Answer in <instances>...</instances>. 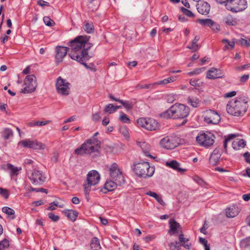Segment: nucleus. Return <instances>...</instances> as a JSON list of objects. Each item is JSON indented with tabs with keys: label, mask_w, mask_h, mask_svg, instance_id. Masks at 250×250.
Returning a JSON list of instances; mask_svg holds the SVG:
<instances>
[{
	"label": "nucleus",
	"mask_w": 250,
	"mask_h": 250,
	"mask_svg": "<svg viewBox=\"0 0 250 250\" xmlns=\"http://www.w3.org/2000/svg\"><path fill=\"white\" fill-rule=\"evenodd\" d=\"M90 37L87 36H78L71 42L72 52L69 53V56L73 60L83 64L86 68L96 71L94 64L92 63H86L92 57L89 55L88 50L93 46V43L88 42Z\"/></svg>",
	"instance_id": "1"
},
{
	"label": "nucleus",
	"mask_w": 250,
	"mask_h": 250,
	"mask_svg": "<svg viewBox=\"0 0 250 250\" xmlns=\"http://www.w3.org/2000/svg\"><path fill=\"white\" fill-rule=\"evenodd\" d=\"M189 112L190 109L188 106L182 104H175L166 111L162 113L160 117L166 119H183L181 125H184L188 122L186 118L189 115Z\"/></svg>",
	"instance_id": "2"
},
{
	"label": "nucleus",
	"mask_w": 250,
	"mask_h": 250,
	"mask_svg": "<svg viewBox=\"0 0 250 250\" xmlns=\"http://www.w3.org/2000/svg\"><path fill=\"white\" fill-rule=\"evenodd\" d=\"M101 143L96 138L87 139L80 147L75 150V153L79 155H90L92 153L99 154Z\"/></svg>",
	"instance_id": "3"
},
{
	"label": "nucleus",
	"mask_w": 250,
	"mask_h": 250,
	"mask_svg": "<svg viewBox=\"0 0 250 250\" xmlns=\"http://www.w3.org/2000/svg\"><path fill=\"white\" fill-rule=\"evenodd\" d=\"M248 101L244 98H237L233 103L227 105V110L229 114L234 116L243 115L248 108Z\"/></svg>",
	"instance_id": "4"
},
{
	"label": "nucleus",
	"mask_w": 250,
	"mask_h": 250,
	"mask_svg": "<svg viewBox=\"0 0 250 250\" xmlns=\"http://www.w3.org/2000/svg\"><path fill=\"white\" fill-rule=\"evenodd\" d=\"M133 171L139 178L148 179L153 176L155 172V168L150 167L147 162H139L134 164Z\"/></svg>",
	"instance_id": "5"
},
{
	"label": "nucleus",
	"mask_w": 250,
	"mask_h": 250,
	"mask_svg": "<svg viewBox=\"0 0 250 250\" xmlns=\"http://www.w3.org/2000/svg\"><path fill=\"white\" fill-rule=\"evenodd\" d=\"M87 184L83 185L84 191L86 195L89 194L91 187L97 184L100 180V175L97 171L93 170L88 172L87 175Z\"/></svg>",
	"instance_id": "6"
},
{
	"label": "nucleus",
	"mask_w": 250,
	"mask_h": 250,
	"mask_svg": "<svg viewBox=\"0 0 250 250\" xmlns=\"http://www.w3.org/2000/svg\"><path fill=\"white\" fill-rule=\"evenodd\" d=\"M215 136L210 132H201L196 137V141L201 146L208 147L214 143Z\"/></svg>",
	"instance_id": "7"
},
{
	"label": "nucleus",
	"mask_w": 250,
	"mask_h": 250,
	"mask_svg": "<svg viewBox=\"0 0 250 250\" xmlns=\"http://www.w3.org/2000/svg\"><path fill=\"white\" fill-rule=\"evenodd\" d=\"M247 7L246 0H229L227 1L226 9L234 13L241 12Z\"/></svg>",
	"instance_id": "8"
},
{
	"label": "nucleus",
	"mask_w": 250,
	"mask_h": 250,
	"mask_svg": "<svg viewBox=\"0 0 250 250\" xmlns=\"http://www.w3.org/2000/svg\"><path fill=\"white\" fill-rule=\"evenodd\" d=\"M109 171L110 177L114 181H117L118 183L119 184V186L125 184V178L116 163H114L111 165Z\"/></svg>",
	"instance_id": "9"
},
{
	"label": "nucleus",
	"mask_w": 250,
	"mask_h": 250,
	"mask_svg": "<svg viewBox=\"0 0 250 250\" xmlns=\"http://www.w3.org/2000/svg\"><path fill=\"white\" fill-rule=\"evenodd\" d=\"M25 86L21 89V92L22 93H30L34 91L37 85L36 77L34 75H27L24 81Z\"/></svg>",
	"instance_id": "10"
},
{
	"label": "nucleus",
	"mask_w": 250,
	"mask_h": 250,
	"mask_svg": "<svg viewBox=\"0 0 250 250\" xmlns=\"http://www.w3.org/2000/svg\"><path fill=\"white\" fill-rule=\"evenodd\" d=\"M28 178L35 186L42 185L46 181V178L41 170L34 169L30 174H28Z\"/></svg>",
	"instance_id": "11"
},
{
	"label": "nucleus",
	"mask_w": 250,
	"mask_h": 250,
	"mask_svg": "<svg viewBox=\"0 0 250 250\" xmlns=\"http://www.w3.org/2000/svg\"><path fill=\"white\" fill-rule=\"evenodd\" d=\"M137 123L138 126L148 130H155L158 127V123L152 118H141L137 120Z\"/></svg>",
	"instance_id": "12"
},
{
	"label": "nucleus",
	"mask_w": 250,
	"mask_h": 250,
	"mask_svg": "<svg viewBox=\"0 0 250 250\" xmlns=\"http://www.w3.org/2000/svg\"><path fill=\"white\" fill-rule=\"evenodd\" d=\"M70 83L63 79L61 77H59L56 83V87L57 92L62 95L67 96L69 94Z\"/></svg>",
	"instance_id": "13"
},
{
	"label": "nucleus",
	"mask_w": 250,
	"mask_h": 250,
	"mask_svg": "<svg viewBox=\"0 0 250 250\" xmlns=\"http://www.w3.org/2000/svg\"><path fill=\"white\" fill-rule=\"evenodd\" d=\"M203 117L204 121L208 124L217 125L221 121V118L218 113L211 109L205 111Z\"/></svg>",
	"instance_id": "14"
},
{
	"label": "nucleus",
	"mask_w": 250,
	"mask_h": 250,
	"mask_svg": "<svg viewBox=\"0 0 250 250\" xmlns=\"http://www.w3.org/2000/svg\"><path fill=\"white\" fill-rule=\"evenodd\" d=\"M73 40H71L69 42V48L67 47H62V46H57L56 48V55H55V60L56 62L57 63H59L62 61L63 58L66 55L67 53H68V55L69 56V53L72 52V46L71 42Z\"/></svg>",
	"instance_id": "15"
},
{
	"label": "nucleus",
	"mask_w": 250,
	"mask_h": 250,
	"mask_svg": "<svg viewBox=\"0 0 250 250\" xmlns=\"http://www.w3.org/2000/svg\"><path fill=\"white\" fill-rule=\"evenodd\" d=\"M225 76L222 71L220 69L214 67L211 68L207 72L206 77L209 79H215L217 78H225Z\"/></svg>",
	"instance_id": "16"
},
{
	"label": "nucleus",
	"mask_w": 250,
	"mask_h": 250,
	"mask_svg": "<svg viewBox=\"0 0 250 250\" xmlns=\"http://www.w3.org/2000/svg\"><path fill=\"white\" fill-rule=\"evenodd\" d=\"M119 186L117 181H113L108 179L104 185V187L101 189V191L104 193H106L108 191L114 190L117 186Z\"/></svg>",
	"instance_id": "17"
},
{
	"label": "nucleus",
	"mask_w": 250,
	"mask_h": 250,
	"mask_svg": "<svg viewBox=\"0 0 250 250\" xmlns=\"http://www.w3.org/2000/svg\"><path fill=\"white\" fill-rule=\"evenodd\" d=\"M161 146L166 149H171L175 148L177 145L173 139H170L168 137H166L160 141Z\"/></svg>",
	"instance_id": "18"
},
{
	"label": "nucleus",
	"mask_w": 250,
	"mask_h": 250,
	"mask_svg": "<svg viewBox=\"0 0 250 250\" xmlns=\"http://www.w3.org/2000/svg\"><path fill=\"white\" fill-rule=\"evenodd\" d=\"M198 12L202 15H207L209 13L210 7L209 4L205 1H200L196 4Z\"/></svg>",
	"instance_id": "19"
},
{
	"label": "nucleus",
	"mask_w": 250,
	"mask_h": 250,
	"mask_svg": "<svg viewBox=\"0 0 250 250\" xmlns=\"http://www.w3.org/2000/svg\"><path fill=\"white\" fill-rule=\"evenodd\" d=\"M166 166L181 173L187 170V169L186 168L180 167V164L176 160H172L170 162H167Z\"/></svg>",
	"instance_id": "20"
},
{
	"label": "nucleus",
	"mask_w": 250,
	"mask_h": 250,
	"mask_svg": "<svg viewBox=\"0 0 250 250\" xmlns=\"http://www.w3.org/2000/svg\"><path fill=\"white\" fill-rule=\"evenodd\" d=\"M169 224L170 229L168 230V233L170 235L176 233L178 229L181 226L179 223L177 222L174 219H170L169 220Z\"/></svg>",
	"instance_id": "21"
},
{
	"label": "nucleus",
	"mask_w": 250,
	"mask_h": 250,
	"mask_svg": "<svg viewBox=\"0 0 250 250\" xmlns=\"http://www.w3.org/2000/svg\"><path fill=\"white\" fill-rule=\"evenodd\" d=\"M239 212V208L236 206H232L228 208L226 211V216L229 218H233L236 216Z\"/></svg>",
	"instance_id": "22"
},
{
	"label": "nucleus",
	"mask_w": 250,
	"mask_h": 250,
	"mask_svg": "<svg viewBox=\"0 0 250 250\" xmlns=\"http://www.w3.org/2000/svg\"><path fill=\"white\" fill-rule=\"evenodd\" d=\"M7 169L10 170V175L11 177L14 176H17L19 174V171L21 170V167H15L14 165L8 163L6 164Z\"/></svg>",
	"instance_id": "23"
},
{
	"label": "nucleus",
	"mask_w": 250,
	"mask_h": 250,
	"mask_svg": "<svg viewBox=\"0 0 250 250\" xmlns=\"http://www.w3.org/2000/svg\"><path fill=\"white\" fill-rule=\"evenodd\" d=\"M63 212L67 217L71 221L74 222L78 215V212L72 209H66Z\"/></svg>",
	"instance_id": "24"
},
{
	"label": "nucleus",
	"mask_w": 250,
	"mask_h": 250,
	"mask_svg": "<svg viewBox=\"0 0 250 250\" xmlns=\"http://www.w3.org/2000/svg\"><path fill=\"white\" fill-rule=\"evenodd\" d=\"M200 40V37L196 36L194 39L192 41L190 45L188 46L187 47L188 49L192 50V52H195L199 50L200 46L197 44L198 42Z\"/></svg>",
	"instance_id": "25"
},
{
	"label": "nucleus",
	"mask_w": 250,
	"mask_h": 250,
	"mask_svg": "<svg viewBox=\"0 0 250 250\" xmlns=\"http://www.w3.org/2000/svg\"><path fill=\"white\" fill-rule=\"evenodd\" d=\"M246 146V142L243 139H237L232 143V146L234 149H239V147L244 148Z\"/></svg>",
	"instance_id": "26"
},
{
	"label": "nucleus",
	"mask_w": 250,
	"mask_h": 250,
	"mask_svg": "<svg viewBox=\"0 0 250 250\" xmlns=\"http://www.w3.org/2000/svg\"><path fill=\"white\" fill-rule=\"evenodd\" d=\"M2 211L4 213L6 214L10 219H14L16 218L15 215V212L12 208L8 207H4L2 208Z\"/></svg>",
	"instance_id": "27"
},
{
	"label": "nucleus",
	"mask_w": 250,
	"mask_h": 250,
	"mask_svg": "<svg viewBox=\"0 0 250 250\" xmlns=\"http://www.w3.org/2000/svg\"><path fill=\"white\" fill-rule=\"evenodd\" d=\"M146 194L154 197L160 205L162 206L165 205V203L162 199V197L157 194L156 193L152 192L151 191H149L146 193Z\"/></svg>",
	"instance_id": "28"
},
{
	"label": "nucleus",
	"mask_w": 250,
	"mask_h": 250,
	"mask_svg": "<svg viewBox=\"0 0 250 250\" xmlns=\"http://www.w3.org/2000/svg\"><path fill=\"white\" fill-rule=\"evenodd\" d=\"M188 103L193 107H198L200 105V101L195 97H189L188 100Z\"/></svg>",
	"instance_id": "29"
},
{
	"label": "nucleus",
	"mask_w": 250,
	"mask_h": 250,
	"mask_svg": "<svg viewBox=\"0 0 250 250\" xmlns=\"http://www.w3.org/2000/svg\"><path fill=\"white\" fill-rule=\"evenodd\" d=\"M179 239L180 242L182 244L181 245L185 248L187 250L190 249V247L191 246L190 244H188V242L189 241L188 239H185L184 238V235L183 233H181L179 236Z\"/></svg>",
	"instance_id": "30"
},
{
	"label": "nucleus",
	"mask_w": 250,
	"mask_h": 250,
	"mask_svg": "<svg viewBox=\"0 0 250 250\" xmlns=\"http://www.w3.org/2000/svg\"><path fill=\"white\" fill-rule=\"evenodd\" d=\"M91 248L93 250H98L101 248L100 241L98 238L93 237L90 243Z\"/></svg>",
	"instance_id": "31"
},
{
	"label": "nucleus",
	"mask_w": 250,
	"mask_h": 250,
	"mask_svg": "<svg viewBox=\"0 0 250 250\" xmlns=\"http://www.w3.org/2000/svg\"><path fill=\"white\" fill-rule=\"evenodd\" d=\"M13 136V132L9 128H5L2 132V136L5 140H8Z\"/></svg>",
	"instance_id": "32"
},
{
	"label": "nucleus",
	"mask_w": 250,
	"mask_h": 250,
	"mask_svg": "<svg viewBox=\"0 0 250 250\" xmlns=\"http://www.w3.org/2000/svg\"><path fill=\"white\" fill-rule=\"evenodd\" d=\"M120 103H121L127 111L131 110L134 105L133 102L123 101L122 100L120 101Z\"/></svg>",
	"instance_id": "33"
},
{
	"label": "nucleus",
	"mask_w": 250,
	"mask_h": 250,
	"mask_svg": "<svg viewBox=\"0 0 250 250\" xmlns=\"http://www.w3.org/2000/svg\"><path fill=\"white\" fill-rule=\"evenodd\" d=\"M220 157L221 156L218 155L210 154L209 159V163L212 166L217 165L219 161Z\"/></svg>",
	"instance_id": "34"
},
{
	"label": "nucleus",
	"mask_w": 250,
	"mask_h": 250,
	"mask_svg": "<svg viewBox=\"0 0 250 250\" xmlns=\"http://www.w3.org/2000/svg\"><path fill=\"white\" fill-rule=\"evenodd\" d=\"M212 20L210 19H198L197 21L203 26L209 27L212 24Z\"/></svg>",
	"instance_id": "35"
},
{
	"label": "nucleus",
	"mask_w": 250,
	"mask_h": 250,
	"mask_svg": "<svg viewBox=\"0 0 250 250\" xmlns=\"http://www.w3.org/2000/svg\"><path fill=\"white\" fill-rule=\"evenodd\" d=\"M31 147L35 149H43L45 148V146L41 142L35 140L32 141Z\"/></svg>",
	"instance_id": "36"
},
{
	"label": "nucleus",
	"mask_w": 250,
	"mask_h": 250,
	"mask_svg": "<svg viewBox=\"0 0 250 250\" xmlns=\"http://www.w3.org/2000/svg\"><path fill=\"white\" fill-rule=\"evenodd\" d=\"M32 141L33 140H31L30 139H25L20 142L19 143V145H21L24 147L32 148L31 146H32Z\"/></svg>",
	"instance_id": "37"
},
{
	"label": "nucleus",
	"mask_w": 250,
	"mask_h": 250,
	"mask_svg": "<svg viewBox=\"0 0 250 250\" xmlns=\"http://www.w3.org/2000/svg\"><path fill=\"white\" fill-rule=\"evenodd\" d=\"M83 29L87 33H91L94 30V25L92 23L86 22L84 25Z\"/></svg>",
	"instance_id": "38"
},
{
	"label": "nucleus",
	"mask_w": 250,
	"mask_h": 250,
	"mask_svg": "<svg viewBox=\"0 0 250 250\" xmlns=\"http://www.w3.org/2000/svg\"><path fill=\"white\" fill-rule=\"evenodd\" d=\"M179 242H171L169 244L168 246L170 250H180L181 249V245L180 244Z\"/></svg>",
	"instance_id": "39"
},
{
	"label": "nucleus",
	"mask_w": 250,
	"mask_h": 250,
	"mask_svg": "<svg viewBox=\"0 0 250 250\" xmlns=\"http://www.w3.org/2000/svg\"><path fill=\"white\" fill-rule=\"evenodd\" d=\"M119 120L122 122L124 123L129 124L130 123V120L129 119V118L123 112H120Z\"/></svg>",
	"instance_id": "40"
},
{
	"label": "nucleus",
	"mask_w": 250,
	"mask_h": 250,
	"mask_svg": "<svg viewBox=\"0 0 250 250\" xmlns=\"http://www.w3.org/2000/svg\"><path fill=\"white\" fill-rule=\"evenodd\" d=\"M9 242L6 239H4L0 242V250H5L8 248Z\"/></svg>",
	"instance_id": "41"
},
{
	"label": "nucleus",
	"mask_w": 250,
	"mask_h": 250,
	"mask_svg": "<svg viewBox=\"0 0 250 250\" xmlns=\"http://www.w3.org/2000/svg\"><path fill=\"white\" fill-rule=\"evenodd\" d=\"M226 23L229 25L235 26L237 24V21L235 18L231 17H228L226 20Z\"/></svg>",
	"instance_id": "42"
},
{
	"label": "nucleus",
	"mask_w": 250,
	"mask_h": 250,
	"mask_svg": "<svg viewBox=\"0 0 250 250\" xmlns=\"http://www.w3.org/2000/svg\"><path fill=\"white\" fill-rule=\"evenodd\" d=\"M104 112L108 113L109 114L115 112L114 105L113 104H107L104 110Z\"/></svg>",
	"instance_id": "43"
},
{
	"label": "nucleus",
	"mask_w": 250,
	"mask_h": 250,
	"mask_svg": "<svg viewBox=\"0 0 250 250\" xmlns=\"http://www.w3.org/2000/svg\"><path fill=\"white\" fill-rule=\"evenodd\" d=\"M174 80H175L174 78L173 77H171L168 78L167 79H165L163 80L159 81L157 83L159 85L166 84L169 83L173 82Z\"/></svg>",
	"instance_id": "44"
},
{
	"label": "nucleus",
	"mask_w": 250,
	"mask_h": 250,
	"mask_svg": "<svg viewBox=\"0 0 250 250\" xmlns=\"http://www.w3.org/2000/svg\"><path fill=\"white\" fill-rule=\"evenodd\" d=\"M43 21L46 25L48 26H52L55 25V23L53 20H51L50 17L46 16L43 18Z\"/></svg>",
	"instance_id": "45"
},
{
	"label": "nucleus",
	"mask_w": 250,
	"mask_h": 250,
	"mask_svg": "<svg viewBox=\"0 0 250 250\" xmlns=\"http://www.w3.org/2000/svg\"><path fill=\"white\" fill-rule=\"evenodd\" d=\"M176 96L173 94H169L166 96V100L168 103H173L176 100Z\"/></svg>",
	"instance_id": "46"
},
{
	"label": "nucleus",
	"mask_w": 250,
	"mask_h": 250,
	"mask_svg": "<svg viewBox=\"0 0 250 250\" xmlns=\"http://www.w3.org/2000/svg\"><path fill=\"white\" fill-rule=\"evenodd\" d=\"M181 10L183 13L184 14L187 15L189 17H193L194 16L193 13L190 10H188V9L185 7H181Z\"/></svg>",
	"instance_id": "47"
},
{
	"label": "nucleus",
	"mask_w": 250,
	"mask_h": 250,
	"mask_svg": "<svg viewBox=\"0 0 250 250\" xmlns=\"http://www.w3.org/2000/svg\"><path fill=\"white\" fill-rule=\"evenodd\" d=\"M211 24V25L209 26V27L213 32L216 33L220 31V25L218 23L214 22V21H212V24Z\"/></svg>",
	"instance_id": "48"
},
{
	"label": "nucleus",
	"mask_w": 250,
	"mask_h": 250,
	"mask_svg": "<svg viewBox=\"0 0 250 250\" xmlns=\"http://www.w3.org/2000/svg\"><path fill=\"white\" fill-rule=\"evenodd\" d=\"M0 195L4 198L7 199L9 196V193L7 189L0 188Z\"/></svg>",
	"instance_id": "49"
},
{
	"label": "nucleus",
	"mask_w": 250,
	"mask_h": 250,
	"mask_svg": "<svg viewBox=\"0 0 250 250\" xmlns=\"http://www.w3.org/2000/svg\"><path fill=\"white\" fill-rule=\"evenodd\" d=\"M235 136H236V135H235L234 134H231L230 137L225 139V140L224 141L223 147H224V148L225 149V151L226 153H227V147L228 142L229 141L230 139H232L233 138L235 137Z\"/></svg>",
	"instance_id": "50"
},
{
	"label": "nucleus",
	"mask_w": 250,
	"mask_h": 250,
	"mask_svg": "<svg viewBox=\"0 0 250 250\" xmlns=\"http://www.w3.org/2000/svg\"><path fill=\"white\" fill-rule=\"evenodd\" d=\"M48 217L50 219H51L52 221H53L54 222H56V221H58L60 219V217L59 216L54 214L52 212L49 213L48 214Z\"/></svg>",
	"instance_id": "51"
},
{
	"label": "nucleus",
	"mask_w": 250,
	"mask_h": 250,
	"mask_svg": "<svg viewBox=\"0 0 250 250\" xmlns=\"http://www.w3.org/2000/svg\"><path fill=\"white\" fill-rule=\"evenodd\" d=\"M193 179L196 183L201 186H204L205 184V181L198 176H195Z\"/></svg>",
	"instance_id": "52"
},
{
	"label": "nucleus",
	"mask_w": 250,
	"mask_h": 250,
	"mask_svg": "<svg viewBox=\"0 0 250 250\" xmlns=\"http://www.w3.org/2000/svg\"><path fill=\"white\" fill-rule=\"evenodd\" d=\"M239 42L242 45H245L247 47H249L250 46V42L247 40L241 39L239 41Z\"/></svg>",
	"instance_id": "53"
},
{
	"label": "nucleus",
	"mask_w": 250,
	"mask_h": 250,
	"mask_svg": "<svg viewBox=\"0 0 250 250\" xmlns=\"http://www.w3.org/2000/svg\"><path fill=\"white\" fill-rule=\"evenodd\" d=\"M198 82H199V80H196V79H191L189 81V83L190 84L192 85V86H200V84L198 83Z\"/></svg>",
	"instance_id": "54"
},
{
	"label": "nucleus",
	"mask_w": 250,
	"mask_h": 250,
	"mask_svg": "<svg viewBox=\"0 0 250 250\" xmlns=\"http://www.w3.org/2000/svg\"><path fill=\"white\" fill-rule=\"evenodd\" d=\"M120 132L122 133L124 136L127 137L128 135V132L126 130L125 127H121L120 128Z\"/></svg>",
	"instance_id": "55"
},
{
	"label": "nucleus",
	"mask_w": 250,
	"mask_h": 250,
	"mask_svg": "<svg viewBox=\"0 0 250 250\" xmlns=\"http://www.w3.org/2000/svg\"><path fill=\"white\" fill-rule=\"evenodd\" d=\"M243 156L245 158L246 162L250 164V153L248 152H246L244 153Z\"/></svg>",
	"instance_id": "56"
},
{
	"label": "nucleus",
	"mask_w": 250,
	"mask_h": 250,
	"mask_svg": "<svg viewBox=\"0 0 250 250\" xmlns=\"http://www.w3.org/2000/svg\"><path fill=\"white\" fill-rule=\"evenodd\" d=\"M37 3L39 5L43 7L44 6H49V3L43 0H39L38 1Z\"/></svg>",
	"instance_id": "57"
},
{
	"label": "nucleus",
	"mask_w": 250,
	"mask_h": 250,
	"mask_svg": "<svg viewBox=\"0 0 250 250\" xmlns=\"http://www.w3.org/2000/svg\"><path fill=\"white\" fill-rule=\"evenodd\" d=\"M92 120L94 121H98L101 119V116L99 112H97L92 115Z\"/></svg>",
	"instance_id": "58"
},
{
	"label": "nucleus",
	"mask_w": 250,
	"mask_h": 250,
	"mask_svg": "<svg viewBox=\"0 0 250 250\" xmlns=\"http://www.w3.org/2000/svg\"><path fill=\"white\" fill-rule=\"evenodd\" d=\"M49 121H36L35 122V124L36 126H42L47 124L49 123Z\"/></svg>",
	"instance_id": "59"
},
{
	"label": "nucleus",
	"mask_w": 250,
	"mask_h": 250,
	"mask_svg": "<svg viewBox=\"0 0 250 250\" xmlns=\"http://www.w3.org/2000/svg\"><path fill=\"white\" fill-rule=\"evenodd\" d=\"M205 69H206V67H203L199 68H196L193 71H194V74L197 75V74L201 73L203 71H204Z\"/></svg>",
	"instance_id": "60"
},
{
	"label": "nucleus",
	"mask_w": 250,
	"mask_h": 250,
	"mask_svg": "<svg viewBox=\"0 0 250 250\" xmlns=\"http://www.w3.org/2000/svg\"><path fill=\"white\" fill-rule=\"evenodd\" d=\"M249 77H250L249 74L244 75L242 76L240 78L241 82H242L243 83H245L249 79Z\"/></svg>",
	"instance_id": "61"
},
{
	"label": "nucleus",
	"mask_w": 250,
	"mask_h": 250,
	"mask_svg": "<svg viewBox=\"0 0 250 250\" xmlns=\"http://www.w3.org/2000/svg\"><path fill=\"white\" fill-rule=\"evenodd\" d=\"M199 242L201 244H203L205 248L206 247V246H208V241L205 238L200 237L199 238Z\"/></svg>",
	"instance_id": "62"
},
{
	"label": "nucleus",
	"mask_w": 250,
	"mask_h": 250,
	"mask_svg": "<svg viewBox=\"0 0 250 250\" xmlns=\"http://www.w3.org/2000/svg\"><path fill=\"white\" fill-rule=\"evenodd\" d=\"M236 94V92L235 91H232L230 92H228L226 94L225 97L230 98L234 96Z\"/></svg>",
	"instance_id": "63"
},
{
	"label": "nucleus",
	"mask_w": 250,
	"mask_h": 250,
	"mask_svg": "<svg viewBox=\"0 0 250 250\" xmlns=\"http://www.w3.org/2000/svg\"><path fill=\"white\" fill-rule=\"evenodd\" d=\"M9 37L3 35L2 37L0 38L1 42L2 43H5L8 40Z\"/></svg>",
	"instance_id": "64"
}]
</instances>
